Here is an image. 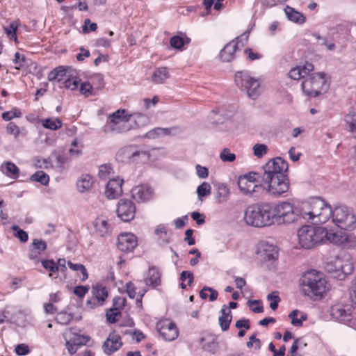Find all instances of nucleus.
Instances as JSON below:
<instances>
[{
    "instance_id": "obj_14",
    "label": "nucleus",
    "mask_w": 356,
    "mask_h": 356,
    "mask_svg": "<svg viewBox=\"0 0 356 356\" xmlns=\"http://www.w3.org/2000/svg\"><path fill=\"white\" fill-rule=\"evenodd\" d=\"M156 327L160 336L165 341H172L177 339L179 335V331L175 323L168 319L159 321Z\"/></svg>"
},
{
    "instance_id": "obj_56",
    "label": "nucleus",
    "mask_w": 356,
    "mask_h": 356,
    "mask_svg": "<svg viewBox=\"0 0 356 356\" xmlns=\"http://www.w3.org/2000/svg\"><path fill=\"white\" fill-rule=\"evenodd\" d=\"M261 341L256 337L255 334H252L250 337L249 341L247 342V347L248 348H254L255 350L261 348Z\"/></svg>"
},
{
    "instance_id": "obj_31",
    "label": "nucleus",
    "mask_w": 356,
    "mask_h": 356,
    "mask_svg": "<svg viewBox=\"0 0 356 356\" xmlns=\"http://www.w3.org/2000/svg\"><path fill=\"white\" fill-rule=\"evenodd\" d=\"M93 183V179L90 175H82L76 181V187L80 193H84L92 187Z\"/></svg>"
},
{
    "instance_id": "obj_3",
    "label": "nucleus",
    "mask_w": 356,
    "mask_h": 356,
    "mask_svg": "<svg viewBox=\"0 0 356 356\" xmlns=\"http://www.w3.org/2000/svg\"><path fill=\"white\" fill-rule=\"evenodd\" d=\"M307 202L308 201L302 202L300 208L296 207L288 201H283L276 204H270L273 223L275 221L278 223H292L300 218L311 220L309 215L305 216L302 211L304 204Z\"/></svg>"
},
{
    "instance_id": "obj_50",
    "label": "nucleus",
    "mask_w": 356,
    "mask_h": 356,
    "mask_svg": "<svg viewBox=\"0 0 356 356\" xmlns=\"http://www.w3.org/2000/svg\"><path fill=\"white\" fill-rule=\"evenodd\" d=\"M72 319V315L67 312H60L56 317L57 323L61 325L68 324Z\"/></svg>"
},
{
    "instance_id": "obj_38",
    "label": "nucleus",
    "mask_w": 356,
    "mask_h": 356,
    "mask_svg": "<svg viewBox=\"0 0 356 356\" xmlns=\"http://www.w3.org/2000/svg\"><path fill=\"white\" fill-rule=\"evenodd\" d=\"M68 67L65 66H58L49 72L47 79L49 81H52L57 80L60 81L66 74Z\"/></svg>"
},
{
    "instance_id": "obj_35",
    "label": "nucleus",
    "mask_w": 356,
    "mask_h": 356,
    "mask_svg": "<svg viewBox=\"0 0 356 356\" xmlns=\"http://www.w3.org/2000/svg\"><path fill=\"white\" fill-rule=\"evenodd\" d=\"M6 131L14 136L15 140L19 137H26L28 134L27 130L24 127H19L14 122H10L7 124Z\"/></svg>"
},
{
    "instance_id": "obj_63",
    "label": "nucleus",
    "mask_w": 356,
    "mask_h": 356,
    "mask_svg": "<svg viewBox=\"0 0 356 356\" xmlns=\"http://www.w3.org/2000/svg\"><path fill=\"white\" fill-rule=\"evenodd\" d=\"M15 350L18 355H26L30 352L29 346L24 343L18 344Z\"/></svg>"
},
{
    "instance_id": "obj_25",
    "label": "nucleus",
    "mask_w": 356,
    "mask_h": 356,
    "mask_svg": "<svg viewBox=\"0 0 356 356\" xmlns=\"http://www.w3.org/2000/svg\"><path fill=\"white\" fill-rule=\"evenodd\" d=\"M47 249L46 243L42 240L34 239L29 252V258L38 261L40 255Z\"/></svg>"
},
{
    "instance_id": "obj_45",
    "label": "nucleus",
    "mask_w": 356,
    "mask_h": 356,
    "mask_svg": "<svg viewBox=\"0 0 356 356\" xmlns=\"http://www.w3.org/2000/svg\"><path fill=\"white\" fill-rule=\"evenodd\" d=\"M22 116L21 111L17 108H13L10 111L2 113L1 117L5 121H10L15 118Z\"/></svg>"
},
{
    "instance_id": "obj_10",
    "label": "nucleus",
    "mask_w": 356,
    "mask_h": 356,
    "mask_svg": "<svg viewBox=\"0 0 356 356\" xmlns=\"http://www.w3.org/2000/svg\"><path fill=\"white\" fill-rule=\"evenodd\" d=\"M236 85L245 90L248 97L254 99L259 97L261 92L259 80L251 76L247 72H238L235 74Z\"/></svg>"
},
{
    "instance_id": "obj_12",
    "label": "nucleus",
    "mask_w": 356,
    "mask_h": 356,
    "mask_svg": "<svg viewBox=\"0 0 356 356\" xmlns=\"http://www.w3.org/2000/svg\"><path fill=\"white\" fill-rule=\"evenodd\" d=\"M288 163L281 157L270 160L264 166L263 177L287 176Z\"/></svg>"
},
{
    "instance_id": "obj_62",
    "label": "nucleus",
    "mask_w": 356,
    "mask_h": 356,
    "mask_svg": "<svg viewBox=\"0 0 356 356\" xmlns=\"http://www.w3.org/2000/svg\"><path fill=\"white\" fill-rule=\"evenodd\" d=\"M88 291L89 286H77L74 289V294L81 298H83Z\"/></svg>"
},
{
    "instance_id": "obj_19",
    "label": "nucleus",
    "mask_w": 356,
    "mask_h": 356,
    "mask_svg": "<svg viewBox=\"0 0 356 356\" xmlns=\"http://www.w3.org/2000/svg\"><path fill=\"white\" fill-rule=\"evenodd\" d=\"M153 195V190L147 184H141L134 187L131 190V197L138 202L149 201Z\"/></svg>"
},
{
    "instance_id": "obj_6",
    "label": "nucleus",
    "mask_w": 356,
    "mask_h": 356,
    "mask_svg": "<svg viewBox=\"0 0 356 356\" xmlns=\"http://www.w3.org/2000/svg\"><path fill=\"white\" fill-rule=\"evenodd\" d=\"M131 115L124 109H119L109 115L104 126L106 133L122 134L132 129Z\"/></svg>"
},
{
    "instance_id": "obj_30",
    "label": "nucleus",
    "mask_w": 356,
    "mask_h": 356,
    "mask_svg": "<svg viewBox=\"0 0 356 356\" xmlns=\"http://www.w3.org/2000/svg\"><path fill=\"white\" fill-rule=\"evenodd\" d=\"M0 170L7 177L16 179L19 176V170L18 167L11 161L3 163L0 167Z\"/></svg>"
},
{
    "instance_id": "obj_47",
    "label": "nucleus",
    "mask_w": 356,
    "mask_h": 356,
    "mask_svg": "<svg viewBox=\"0 0 356 356\" xmlns=\"http://www.w3.org/2000/svg\"><path fill=\"white\" fill-rule=\"evenodd\" d=\"M79 84L80 79L76 76L68 78L64 81L65 88L71 90H76L79 88Z\"/></svg>"
},
{
    "instance_id": "obj_23",
    "label": "nucleus",
    "mask_w": 356,
    "mask_h": 356,
    "mask_svg": "<svg viewBox=\"0 0 356 356\" xmlns=\"http://www.w3.org/2000/svg\"><path fill=\"white\" fill-rule=\"evenodd\" d=\"M68 339H66V348L70 354H74L78 348L81 346L86 345L88 341V339L84 336L79 334H71Z\"/></svg>"
},
{
    "instance_id": "obj_64",
    "label": "nucleus",
    "mask_w": 356,
    "mask_h": 356,
    "mask_svg": "<svg viewBox=\"0 0 356 356\" xmlns=\"http://www.w3.org/2000/svg\"><path fill=\"white\" fill-rule=\"evenodd\" d=\"M197 175L201 179H205L209 175V170L207 168L202 166L199 164L195 166Z\"/></svg>"
},
{
    "instance_id": "obj_26",
    "label": "nucleus",
    "mask_w": 356,
    "mask_h": 356,
    "mask_svg": "<svg viewBox=\"0 0 356 356\" xmlns=\"http://www.w3.org/2000/svg\"><path fill=\"white\" fill-rule=\"evenodd\" d=\"M284 11L287 19L293 23L302 24L306 21V17L302 13L296 10L293 8L289 6H286L284 8Z\"/></svg>"
},
{
    "instance_id": "obj_22",
    "label": "nucleus",
    "mask_w": 356,
    "mask_h": 356,
    "mask_svg": "<svg viewBox=\"0 0 356 356\" xmlns=\"http://www.w3.org/2000/svg\"><path fill=\"white\" fill-rule=\"evenodd\" d=\"M123 179L119 177L112 179L106 184L105 195L108 199H116L122 194Z\"/></svg>"
},
{
    "instance_id": "obj_21",
    "label": "nucleus",
    "mask_w": 356,
    "mask_h": 356,
    "mask_svg": "<svg viewBox=\"0 0 356 356\" xmlns=\"http://www.w3.org/2000/svg\"><path fill=\"white\" fill-rule=\"evenodd\" d=\"M96 234L102 238H107L111 235L113 225L104 217H98L93 222Z\"/></svg>"
},
{
    "instance_id": "obj_24",
    "label": "nucleus",
    "mask_w": 356,
    "mask_h": 356,
    "mask_svg": "<svg viewBox=\"0 0 356 356\" xmlns=\"http://www.w3.org/2000/svg\"><path fill=\"white\" fill-rule=\"evenodd\" d=\"M313 70V65L307 63L302 67L297 66L292 68L289 73V76L291 79L300 80V79L305 78V76L308 75Z\"/></svg>"
},
{
    "instance_id": "obj_58",
    "label": "nucleus",
    "mask_w": 356,
    "mask_h": 356,
    "mask_svg": "<svg viewBox=\"0 0 356 356\" xmlns=\"http://www.w3.org/2000/svg\"><path fill=\"white\" fill-rule=\"evenodd\" d=\"M267 300L270 301V308L272 310H275L278 307V304L280 301V298L277 295H274V293H270L267 296Z\"/></svg>"
},
{
    "instance_id": "obj_53",
    "label": "nucleus",
    "mask_w": 356,
    "mask_h": 356,
    "mask_svg": "<svg viewBox=\"0 0 356 356\" xmlns=\"http://www.w3.org/2000/svg\"><path fill=\"white\" fill-rule=\"evenodd\" d=\"M107 320L111 323H115L118 321L119 316H120V312L117 308H111L106 312Z\"/></svg>"
},
{
    "instance_id": "obj_27",
    "label": "nucleus",
    "mask_w": 356,
    "mask_h": 356,
    "mask_svg": "<svg viewBox=\"0 0 356 356\" xmlns=\"http://www.w3.org/2000/svg\"><path fill=\"white\" fill-rule=\"evenodd\" d=\"M238 186L240 191L246 195L252 196L257 192V189L261 187L260 185L248 182L245 178H238Z\"/></svg>"
},
{
    "instance_id": "obj_32",
    "label": "nucleus",
    "mask_w": 356,
    "mask_h": 356,
    "mask_svg": "<svg viewBox=\"0 0 356 356\" xmlns=\"http://www.w3.org/2000/svg\"><path fill=\"white\" fill-rule=\"evenodd\" d=\"M175 128H154L145 134V138L148 139H156L160 137L172 134Z\"/></svg>"
},
{
    "instance_id": "obj_46",
    "label": "nucleus",
    "mask_w": 356,
    "mask_h": 356,
    "mask_svg": "<svg viewBox=\"0 0 356 356\" xmlns=\"http://www.w3.org/2000/svg\"><path fill=\"white\" fill-rule=\"evenodd\" d=\"M68 266L74 271H80L82 274L81 281L88 279V275L86 267L80 264H73L71 261L67 262Z\"/></svg>"
},
{
    "instance_id": "obj_8",
    "label": "nucleus",
    "mask_w": 356,
    "mask_h": 356,
    "mask_svg": "<svg viewBox=\"0 0 356 356\" xmlns=\"http://www.w3.org/2000/svg\"><path fill=\"white\" fill-rule=\"evenodd\" d=\"M325 269L334 277L342 280L353 272V266L348 255L337 256L326 264Z\"/></svg>"
},
{
    "instance_id": "obj_28",
    "label": "nucleus",
    "mask_w": 356,
    "mask_h": 356,
    "mask_svg": "<svg viewBox=\"0 0 356 356\" xmlns=\"http://www.w3.org/2000/svg\"><path fill=\"white\" fill-rule=\"evenodd\" d=\"M91 293L92 296L95 298L99 303H104L108 297L107 289L101 283H96L92 285Z\"/></svg>"
},
{
    "instance_id": "obj_42",
    "label": "nucleus",
    "mask_w": 356,
    "mask_h": 356,
    "mask_svg": "<svg viewBox=\"0 0 356 356\" xmlns=\"http://www.w3.org/2000/svg\"><path fill=\"white\" fill-rule=\"evenodd\" d=\"M211 192V186L209 183L204 181L198 186L196 193L199 200L202 201L204 197L209 196Z\"/></svg>"
},
{
    "instance_id": "obj_60",
    "label": "nucleus",
    "mask_w": 356,
    "mask_h": 356,
    "mask_svg": "<svg viewBox=\"0 0 356 356\" xmlns=\"http://www.w3.org/2000/svg\"><path fill=\"white\" fill-rule=\"evenodd\" d=\"M97 29V24L94 22H91L89 19L84 20V25L83 26V31L88 33L89 31H95Z\"/></svg>"
},
{
    "instance_id": "obj_59",
    "label": "nucleus",
    "mask_w": 356,
    "mask_h": 356,
    "mask_svg": "<svg viewBox=\"0 0 356 356\" xmlns=\"http://www.w3.org/2000/svg\"><path fill=\"white\" fill-rule=\"evenodd\" d=\"M42 266L51 273H55L58 270V266L53 260H43L42 261Z\"/></svg>"
},
{
    "instance_id": "obj_20",
    "label": "nucleus",
    "mask_w": 356,
    "mask_h": 356,
    "mask_svg": "<svg viewBox=\"0 0 356 356\" xmlns=\"http://www.w3.org/2000/svg\"><path fill=\"white\" fill-rule=\"evenodd\" d=\"M122 346L121 337L115 332H111L104 341L102 349L106 355H111Z\"/></svg>"
},
{
    "instance_id": "obj_52",
    "label": "nucleus",
    "mask_w": 356,
    "mask_h": 356,
    "mask_svg": "<svg viewBox=\"0 0 356 356\" xmlns=\"http://www.w3.org/2000/svg\"><path fill=\"white\" fill-rule=\"evenodd\" d=\"M220 158L224 162H232L236 159V155L231 153L228 148H225L220 154Z\"/></svg>"
},
{
    "instance_id": "obj_57",
    "label": "nucleus",
    "mask_w": 356,
    "mask_h": 356,
    "mask_svg": "<svg viewBox=\"0 0 356 356\" xmlns=\"http://www.w3.org/2000/svg\"><path fill=\"white\" fill-rule=\"evenodd\" d=\"M170 43L172 47L180 49L184 44V40L181 37L175 35L171 38Z\"/></svg>"
},
{
    "instance_id": "obj_17",
    "label": "nucleus",
    "mask_w": 356,
    "mask_h": 356,
    "mask_svg": "<svg viewBox=\"0 0 356 356\" xmlns=\"http://www.w3.org/2000/svg\"><path fill=\"white\" fill-rule=\"evenodd\" d=\"M330 312L334 319L346 323L350 321L352 307L349 305L337 303L331 307Z\"/></svg>"
},
{
    "instance_id": "obj_39",
    "label": "nucleus",
    "mask_w": 356,
    "mask_h": 356,
    "mask_svg": "<svg viewBox=\"0 0 356 356\" xmlns=\"http://www.w3.org/2000/svg\"><path fill=\"white\" fill-rule=\"evenodd\" d=\"M41 124L44 128L53 131L58 130L63 125L62 121L57 118H49L42 120Z\"/></svg>"
},
{
    "instance_id": "obj_16",
    "label": "nucleus",
    "mask_w": 356,
    "mask_h": 356,
    "mask_svg": "<svg viewBox=\"0 0 356 356\" xmlns=\"http://www.w3.org/2000/svg\"><path fill=\"white\" fill-rule=\"evenodd\" d=\"M257 254L258 259L262 262L275 260L278 257L276 246L264 241L258 244Z\"/></svg>"
},
{
    "instance_id": "obj_61",
    "label": "nucleus",
    "mask_w": 356,
    "mask_h": 356,
    "mask_svg": "<svg viewBox=\"0 0 356 356\" xmlns=\"http://www.w3.org/2000/svg\"><path fill=\"white\" fill-rule=\"evenodd\" d=\"M92 86L89 82H84L80 85V92L86 96L92 95Z\"/></svg>"
},
{
    "instance_id": "obj_7",
    "label": "nucleus",
    "mask_w": 356,
    "mask_h": 356,
    "mask_svg": "<svg viewBox=\"0 0 356 356\" xmlns=\"http://www.w3.org/2000/svg\"><path fill=\"white\" fill-rule=\"evenodd\" d=\"M302 91L309 97H316L325 93L330 87V82L323 72L312 74L301 84Z\"/></svg>"
},
{
    "instance_id": "obj_44",
    "label": "nucleus",
    "mask_w": 356,
    "mask_h": 356,
    "mask_svg": "<svg viewBox=\"0 0 356 356\" xmlns=\"http://www.w3.org/2000/svg\"><path fill=\"white\" fill-rule=\"evenodd\" d=\"M229 194V191L226 186L222 184L218 187L217 193H216V197L218 199L220 202H223L227 201Z\"/></svg>"
},
{
    "instance_id": "obj_51",
    "label": "nucleus",
    "mask_w": 356,
    "mask_h": 356,
    "mask_svg": "<svg viewBox=\"0 0 356 356\" xmlns=\"http://www.w3.org/2000/svg\"><path fill=\"white\" fill-rule=\"evenodd\" d=\"M252 149L254 156L258 158L262 157L268 152V147L265 144H256L253 146Z\"/></svg>"
},
{
    "instance_id": "obj_5",
    "label": "nucleus",
    "mask_w": 356,
    "mask_h": 356,
    "mask_svg": "<svg viewBox=\"0 0 356 356\" xmlns=\"http://www.w3.org/2000/svg\"><path fill=\"white\" fill-rule=\"evenodd\" d=\"M301 287L305 295L321 298L328 290L327 282L323 273L311 270L301 278Z\"/></svg>"
},
{
    "instance_id": "obj_34",
    "label": "nucleus",
    "mask_w": 356,
    "mask_h": 356,
    "mask_svg": "<svg viewBox=\"0 0 356 356\" xmlns=\"http://www.w3.org/2000/svg\"><path fill=\"white\" fill-rule=\"evenodd\" d=\"M345 124L348 131L356 138V110L350 111L345 116Z\"/></svg>"
},
{
    "instance_id": "obj_18",
    "label": "nucleus",
    "mask_w": 356,
    "mask_h": 356,
    "mask_svg": "<svg viewBox=\"0 0 356 356\" xmlns=\"http://www.w3.org/2000/svg\"><path fill=\"white\" fill-rule=\"evenodd\" d=\"M136 245V237L131 233H122L118 237L117 247L122 252H130Z\"/></svg>"
},
{
    "instance_id": "obj_55",
    "label": "nucleus",
    "mask_w": 356,
    "mask_h": 356,
    "mask_svg": "<svg viewBox=\"0 0 356 356\" xmlns=\"http://www.w3.org/2000/svg\"><path fill=\"white\" fill-rule=\"evenodd\" d=\"M247 304L254 313H261L264 311V307L260 300H248Z\"/></svg>"
},
{
    "instance_id": "obj_29",
    "label": "nucleus",
    "mask_w": 356,
    "mask_h": 356,
    "mask_svg": "<svg viewBox=\"0 0 356 356\" xmlns=\"http://www.w3.org/2000/svg\"><path fill=\"white\" fill-rule=\"evenodd\" d=\"M221 316L219 317V324L222 331L229 329L230 323L232 319L231 311L224 305L220 310Z\"/></svg>"
},
{
    "instance_id": "obj_9",
    "label": "nucleus",
    "mask_w": 356,
    "mask_h": 356,
    "mask_svg": "<svg viewBox=\"0 0 356 356\" xmlns=\"http://www.w3.org/2000/svg\"><path fill=\"white\" fill-rule=\"evenodd\" d=\"M264 188L266 192L274 197H279L287 193L290 183L287 176L262 177Z\"/></svg>"
},
{
    "instance_id": "obj_54",
    "label": "nucleus",
    "mask_w": 356,
    "mask_h": 356,
    "mask_svg": "<svg viewBox=\"0 0 356 356\" xmlns=\"http://www.w3.org/2000/svg\"><path fill=\"white\" fill-rule=\"evenodd\" d=\"M299 347H301V339H296L289 350L287 356H302L298 352Z\"/></svg>"
},
{
    "instance_id": "obj_33",
    "label": "nucleus",
    "mask_w": 356,
    "mask_h": 356,
    "mask_svg": "<svg viewBox=\"0 0 356 356\" xmlns=\"http://www.w3.org/2000/svg\"><path fill=\"white\" fill-rule=\"evenodd\" d=\"M129 115H131V121L134 122V125H131L132 129L141 128L149 123V118L145 114L134 113H129Z\"/></svg>"
},
{
    "instance_id": "obj_48",
    "label": "nucleus",
    "mask_w": 356,
    "mask_h": 356,
    "mask_svg": "<svg viewBox=\"0 0 356 356\" xmlns=\"http://www.w3.org/2000/svg\"><path fill=\"white\" fill-rule=\"evenodd\" d=\"M113 169L110 165L104 164L99 166V177L102 179L108 178L109 175L112 173Z\"/></svg>"
},
{
    "instance_id": "obj_49",
    "label": "nucleus",
    "mask_w": 356,
    "mask_h": 356,
    "mask_svg": "<svg viewBox=\"0 0 356 356\" xmlns=\"http://www.w3.org/2000/svg\"><path fill=\"white\" fill-rule=\"evenodd\" d=\"M12 229L15 231V236L19 238L21 242L25 243L28 241V234L25 231L21 229L17 225H13L12 227Z\"/></svg>"
},
{
    "instance_id": "obj_40",
    "label": "nucleus",
    "mask_w": 356,
    "mask_h": 356,
    "mask_svg": "<svg viewBox=\"0 0 356 356\" xmlns=\"http://www.w3.org/2000/svg\"><path fill=\"white\" fill-rule=\"evenodd\" d=\"M147 285L156 286L160 283V273L154 268H149L147 276L145 280Z\"/></svg>"
},
{
    "instance_id": "obj_4",
    "label": "nucleus",
    "mask_w": 356,
    "mask_h": 356,
    "mask_svg": "<svg viewBox=\"0 0 356 356\" xmlns=\"http://www.w3.org/2000/svg\"><path fill=\"white\" fill-rule=\"evenodd\" d=\"M244 222L254 227H264L273 225L270 203H260L248 207L243 213Z\"/></svg>"
},
{
    "instance_id": "obj_36",
    "label": "nucleus",
    "mask_w": 356,
    "mask_h": 356,
    "mask_svg": "<svg viewBox=\"0 0 356 356\" xmlns=\"http://www.w3.org/2000/svg\"><path fill=\"white\" fill-rule=\"evenodd\" d=\"M169 77V72L167 67H162L157 68L153 72L152 81L154 83H163Z\"/></svg>"
},
{
    "instance_id": "obj_41",
    "label": "nucleus",
    "mask_w": 356,
    "mask_h": 356,
    "mask_svg": "<svg viewBox=\"0 0 356 356\" xmlns=\"http://www.w3.org/2000/svg\"><path fill=\"white\" fill-rule=\"evenodd\" d=\"M19 24L20 23L18 20H15L11 22L8 26H5L3 27L4 31L6 33V35L11 40H14L15 42L17 40L16 32Z\"/></svg>"
},
{
    "instance_id": "obj_37",
    "label": "nucleus",
    "mask_w": 356,
    "mask_h": 356,
    "mask_svg": "<svg viewBox=\"0 0 356 356\" xmlns=\"http://www.w3.org/2000/svg\"><path fill=\"white\" fill-rule=\"evenodd\" d=\"M289 318L291 319V323L293 326L300 327L303 321L307 320V316L299 310L294 309L289 314Z\"/></svg>"
},
{
    "instance_id": "obj_11",
    "label": "nucleus",
    "mask_w": 356,
    "mask_h": 356,
    "mask_svg": "<svg viewBox=\"0 0 356 356\" xmlns=\"http://www.w3.org/2000/svg\"><path fill=\"white\" fill-rule=\"evenodd\" d=\"M250 31H245L240 36L227 44L220 52V58L223 62H230L235 57L236 51L242 47L248 41Z\"/></svg>"
},
{
    "instance_id": "obj_13",
    "label": "nucleus",
    "mask_w": 356,
    "mask_h": 356,
    "mask_svg": "<svg viewBox=\"0 0 356 356\" xmlns=\"http://www.w3.org/2000/svg\"><path fill=\"white\" fill-rule=\"evenodd\" d=\"M118 156L122 160H132L133 161L138 160L145 161L149 157L147 152L135 145H128L122 148L118 152Z\"/></svg>"
},
{
    "instance_id": "obj_2",
    "label": "nucleus",
    "mask_w": 356,
    "mask_h": 356,
    "mask_svg": "<svg viewBox=\"0 0 356 356\" xmlns=\"http://www.w3.org/2000/svg\"><path fill=\"white\" fill-rule=\"evenodd\" d=\"M337 237L321 227L304 225L298 230V244L304 249H311L321 243H335Z\"/></svg>"
},
{
    "instance_id": "obj_15",
    "label": "nucleus",
    "mask_w": 356,
    "mask_h": 356,
    "mask_svg": "<svg viewBox=\"0 0 356 356\" xmlns=\"http://www.w3.org/2000/svg\"><path fill=\"white\" fill-rule=\"evenodd\" d=\"M116 212L122 220L129 222L134 218L136 207L131 201L121 199L118 202Z\"/></svg>"
},
{
    "instance_id": "obj_43",
    "label": "nucleus",
    "mask_w": 356,
    "mask_h": 356,
    "mask_svg": "<svg viewBox=\"0 0 356 356\" xmlns=\"http://www.w3.org/2000/svg\"><path fill=\"white\" fill-rule=\"evenodd\" d=\"M31 179L33 181H37L42 185H47L49 183V177L47 174L42 170L37 171L31 177Z\"/></svg>"
},
{
    "instance_id": "obj_1",
    "label": "nucleus",
    "mask_w": 356,
    "mask_h": 356,
    "mask_svg": "<svg viewBox=\"0 0 356 356\" xmlns=\"http://www.w3.org/2000/svg\"><path fill=\"white\" fill-rule=\"evenodd\" d=\"M305 216L314 223H325L332 218V222L342 229H352L356 222L353 211L345 206L336 207L332 209L330 205L320 197H313L305 204L302 208Z\"/></svg>"
}]
</instances>
